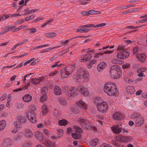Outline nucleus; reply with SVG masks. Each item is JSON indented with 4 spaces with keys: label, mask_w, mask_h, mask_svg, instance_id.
Instances as JSON below:
<instances>
[{
    "label": "nucleus",
    "mask_w": 147,
    "mask_h": 147,
    "mask_svg": "<svg viewBox=\"0 0 147 147\" xmlns=\"http://www.w3.org/2000/svg\"><path fill=\"white\" fill-rule=\"evenodd\" d=\"M78 106L71 105L69 107L68 112L73 115L78 114L81 110L80 107H82V109L86 110L87 109V105L82 100H80L76 102Z\"/></svg>",
    "instance_id": "nucleus-1"
},
{
    "label": "nucleus",
    "mask_w": 147,
    "mask_h": 147,
    "mask_svg": "<svg viewBox=\"0 0 147 147\" xmlns=\"http://www.w3.org/2000/svg\"><path fill=\"white\" fill-rule=\"evenodd\" d=\"M73 78L77 82L83 80V79L88 81L89 80L90 75L88 71L83 69L80 68L77 70V74L74 75Z\"/></svg>",
    "instance_id": "nucleus-2"
},
{
    "label": "nucleus",
    "mask_w": 147,
    "mask_h": 147,
    "mask_svg": "<svg viewBox=\"0 0 147 147\" xmlns=\"http://www.w3.org/2000/svg\"><path fill=\"white\" fill-rule=\"evenodd\" d=\"M105 92L109 96H115L118 93L115 84L108 83L104 87Z\"/></svg>",
    "instance_id": "nucleus-3"
},
{
    "label": "nucleus",
    "mask_w": 147,
    "mask_h": 147,
    "mask_svg": "<svg viewBox=\"0 0 147 147\" xmlns=\"http://www.w3.org/2000/svg\"><path fill=\"white\" fill-rule=\"evenodd\" d=\"M109 73L112 78L115 79L119 78L121 74V67L117 65L111 66L109 68Z\"/></svg>",
    "instance_id": "nucleus-4"
},
{
    "label": "nucleus",
    "mask_w": 147,
    "mask_h": 147,
    "mask_svg": "<svg viewBox=\"0 0 147 147\" xmlns=\"http://www.w3.org/2000/svg\"><path fill=\"white\" fill-rule=\"evenodd\" d=\"M71 132L72 136L75 139H78L81 138L80 134L82 132L81 129L77 126H75L73 129L70 127L67 128V134Z\"/></svg>",
    "instance_id": "nucleus-5"
},
{
    "label": "nucleus",
    "mask_w": 147,
    "mask_h": 147,
    "mask_svg": "<svg viewBox=\"0 0 147 147\" xmlns=\"http://www.w3.org/2000/svg\"><path fill=\"white\" fill-rule=\"evenodd\" d=\"M75 68L74 66L69 65L66 68L62 69L61 70V77L62 78H65L71 75L74 71Z\"/></svg>",
    "instance_id": "nucleus-6"
},
{
    "label": "nucleus",
    "mask_w": 147,
    "mask_h": 147,
    "mask_svg": "<svg viewBox=\"0 0 147 147\" xmlns=\"http://www.w3.org/2000/svg\"><path fill=\"white\" fill-rule=\"evenodd\" d=\"M29 110L26 113V117L32 123H35L36 122L35 114L33 113L32 111H35L36 109L35 106L34 105H31L29 106Z\"/></svg>",
    "instance_id": "nucleus-7"
},
{
    "label": "nucleus",
    "mask_w": 147,
    "mask_h": 147,
    "mask_svg": "<svg viewBox=\"0 0 147 147\" xmlns=\"http://www.w3.org/2000/svg\"><path fill=\"white\" fill-rule=\"evenodd\" d=\"M66 98L69 100H71L72 98L75 97L78 94L77 89L74 87L70 88L67 92L65 93Z\"/></svg>",
    "instance_id": "nucleus-8"
},
{
    "label": "nucleus",
    "mask_w": 147,
    "mask_h": 147,
    "mask_svg": "<svg viewBox=\"0 0 147 147\" xmlns=\"http://www.w3.org/2000/svg\"><path fill=\"white\" fill-rule=\"evenodd\" d=\"M78 122L81 127L84 129H89L91 127L90 123L87 120L83 118H79L78 119Z\"/></svg>",
    "instance_id": "nucleus-9"
},
{
    "label": "nucleus",
    "mask_w": 147,
    "mask_h": 147,
    "mask_svg": "<svg viewBox=\"0 0 147 147\" xmlns=\"http://www.w3.org/2000/svg\"><path fill=\"white\" fill-rule=\"evenodd\" d=\"M18 138L16 137L14 138V140H12L9 138H6L2 142L1 146L2 147L9 146L12 145L14 142H16Z\"/></svg>",
    "instance_id": "nucleus-10"
},
{
    "label": "nucleus",
    "mask_w": 147,
    "mask_h": 147,
    "mask_svg": "<svg viewBox=\"0 0 147 147\" xmlns=\"http://www.w3.org/2000/svg\"><path fill=\"white\" fill-rule=\"evenodd\" d=\"M96 107L98 111L102 112H105L108 109V105L105 101H103L100 105H97Z\"/></svg>",
    "instance_id": "nucleus-11"
},
{
    "label": "nucleus",
    "mask_w": 147,
    "mask_h": 147,
    "mask_svg": "<svg viewBox=\"0 0 147 147\" xmlns=\"http://www.w3.org/2000/svg\"><path fill=\"white\" fill-rule=\"evenodd\" d=\"M129 55V53L125 51L118 52L117 53V57L121 59H125Z\"/></svg>",
    "instance_id": "nucleus-12"
},
{
    "label": "nucleus",
    "mask_w": 147,
    "mask_h": 147,
    "mask_svg": "<svg viewBox=\"0 0 147 147\" xmlns=\"http://www.w3.org/2000/svg\"><path fill=\"white\" fill-rule=\"evenodd\" d=\"M130 139V138L129 137L121 135H117L116 137V140L120 142H127L129 141Z\"/></svg>",
    "instance_id": "nucleus-13"
},
{
    "label": "nucleus",
    "mask_w": 147,
    "mask_h": 147,
    "mask_svg": "<svg viewBox=\"0 0 147 147\" xmlns=\"http://www.w3.org/2000/svg\"><path fill=\"white\" fill-rule=\"evenodd\" d=\"M113 118L115 120H121L124 118L123 114L117 112L114 113L113 115Z\"/></svg>",
    "instance_id": "nucleus-14"
},
{
    "label": "nucleus",
    "mask_w": 147,
    "mask_h": 147,
    "mask_svg": "<svg viewBox=\"0 0 147 147\" xmlns=\"http://www.w3.org/2000/svg\"><path fill=\"white\" fill-rule=\"evenodd\" d=\"M78 90L80 93L84 96H87L88 94L87 88L82 86L78 87Z\"/></svg>",
    "instance_id": "nucleus-15"
},
{
    "label": "nucleus",
    "mask_w": 147,
    "mask_h": 147,
    "mask_svg": "<svg viewBox=\"0 0 147 147\" xmlns=\"http://www.w3.org/2000/svg\"><path fill=\"white\" fill-rule=\"evenodd\" d=\"M144 119L141 116L139 117L134 121V122L137 126H140L142 125L144 123Z\"/></svg>",
    "instance_id": "nucleus-16"
},
{
    "label": "nucleus",
    "mask_w": 147,
    "mask_h": 147,
    "mask_svg": "<svg viewBox=\"0 0 147 147\" xmlns=\"http://www.w3.org/2000/svg\"><path fill=\"white\" fill-rule=\"evenodd\" d=\"M22 98L24 102L28 103L32 100V97L31 95L26 94L23 96Z\"/></svg>",
    "instance_id": "nucleus-17"
},
{
    "label": "nucleus",
    "mask_w": 147,
    "mask_h": 147,
    "mask_svg": "<svg viewBox=\"0 0 147 147\" xmlns=\"http://www.w3.org/2000/svg\"><path fill=\"white\" fill-rule=\"evenodd\" d=\"M107 64L106 63L104 62H101L97 66V70L99 72L102 71L105 68Z\"/></svg>",
    "instance_id": "nucleus-18"
},
{
    "label": "nucleus",
    "mask_w": 147,
    "mask_h": 147,
    "mask_svg": "<svg viewBox=\"0 0 147 147\" xmlns=\"http://www.w3.org/2000/svg\"><path fill=\"white\" fill-rule=\"evenodd\" d=\"M24 134L26 137L30 138L32 136L33 132L31 129H26L24 130Z\"/></svg>",
    "instance_id": "nucleus-19"
},
{
    "label": "nucleus",
    "mask_w": 147,
    "mask_h": 147,
    "mask_svg": "<svg viewBox=\"0 0 147 147\" xmlns=\"http://www.w3.org/2000/svg\"><path fill=\"white\" fill-rule=\"evenodd\" d=\"M49 109L47 106L43 104L41 107V111L43 115H45L49 111Z\"/></svg>",
    "instance_id": "nucleus-20"
},
{
    "label": "nucleus",
    "mask_w": 147,
    "mask_h": 147,
    "mask_svg": "<svg viewBox=\"0 0 147 147\" xmlns=\"http://www.w3.org/2000/svg\"><path fill=\"white\" fill-rule=\"evenodd\" d=\"M36 138L38 140L41 141L43 139V137L42 133L39 131H37L35 133Z\"/></svg>",
    "instance_id": "nucleus-21"
},
{
    "label": "nucleus",
    "mask_w": 147,
    "mask_h": 147,
    "mask_svg": "<svg viewBox=\"0 0 147 147\" xmlns=\"http://www.w3.org/2000/svg\"><path fill=\"white\" fill-rule=\"evenodd\" d=\"M89 30V29L86 28L83 25L80 26L77 29L76 32L80 33H86Z\"/></svg>",
    "instance_id": "nucleus-22"
},
{
    "label": "nucleus",
    "mask_w": 147,
    "mask_h": 147,
    "mask_svg": "<svg viewBox=\"0 0 147 147\" xmlns=\"http://www.w3.org/2000/svg\"><path fill=\"white\" fill-rule=\"evenodd\" d=\"M112 131L116 134L120 133L121 131L122 128L119 127L118 126H115L111 127Z\"/></svg>",
    "instance_id": "nucleus-23"
},
{
    "label": "nucleus",
    "mask_w": 147,
    "mask_h": 147,
    "mask_svg": "<svg viewBox=\"0 0 147 147\" xmlns=\"http://www.w3.org/2000/svg\"><path fill=\"white\" fill-rule=\"evenodd\" d=\"M126 90L128 94H132L135 92V89L134 86H127L126 88Z\"/></svg>",
    "instance_id": "nucleus-24"
},
{
    "label": "nucleus",
    "mask_w": 147,
    "mask_h": 147,
    "mask_svg": "<svg viewBox=\"0 0 147 147\" xmlns=\"http://www.w3.org/2000/svg\"><path fill=\"white\" fill-rule=\"evenodd\" d=\"M136 56L137 59H138L140 61L144 62L145 60L146 56L144 54H137L136 55Z\"/></svg>",
    "instance_id": "nucleus-25"
},
{
    "label": "nucleus",
    "mask_w": 147,
    "mask_h": 147,
    "mask_svg": "<svg viewBox=\"0 0 147 147\" xmlns=\"http://www.w3.org/2000/svg\"><path fill=\"white\" fill-rule=\"evenodd\" d=\"M140 116V114L137 112L133 113L129 115V117L131 119H133L134 121Z\"/></svg>",
    "instance_id": "nucleus-26"
},
{
    "label": "nucleus",
    "mask_w": 147,
    "mask_h": 147,
    "mask_svg": "<svg viewBox=\"0 0 147 147\" xmlns=\"http://www.w3.org/2000/svg\"><path fill=\"white\" fill-rule=\"evenodd\" d=\"M42 79L43 78L41 77H38L37 78H32L31 79L30 82L33 84H37L39 83Z\"/></svg>",
    "instance_id": "nucleus-27"
},
{
    "label": "nucleus",
    "mask_w": 147,
    "mask_h": 147,
    "mask_svg": "<svg viewBox=\"0 0 147 147\" xmlns=\"http://www.w3.org/2000/svg\"><path fill=\"white\" fill-rule=\"evenodd\" d=\"M43 144L48 147H55V144L48 140L44 141Z\"/></svg>",
    "instance_id": "nucleus-28"
},
{
    "label": "nucleus",
    "mask_w": 147,
    "mask_h": 147,
    "mask_svg": "<svg viewBox=\"0 0 147 147\" xmlns=\"http://www.w3.org/2000/svg\"><path fill=\"white\" fill-rule=\"evenodd\" d=\"M54 93L56 95H60L61 94V90L58 86H55L54 88Z\"/></svg>",
    "instance_id": "nucleus-29"
},
{
    "label": "nucleus",
    "mask_w": 147,
    "mask_h": 147,
    "mask_svg": "<svg viewBox=\"0 0 147 147\" xmlns=\"http://www.w3.org/2000/svg\"><path fill=\"white\" fill-rule=\"evenodd\" d=\"M57 102L59 104L63 106L66 105L67 104L66 101L62 98H59L57 100Z\"/></svg>",
    "instance_id": "nucleus-30"
},
{
    "label": "nucleus",
    "mask_w": 147,
    "mask_h": 147,
    "mask_svg": "<svg viewBox=\"0 0 147 147\" xmlns=\"http://www.w3.org/2000/svg\"><path fill=\"white\" fill-rule=\"evenodd\" d=\"M6 121L4 120L0 121V131L3 130L6 126Z\"/></svg>",
    "instance_id": "nucleus-31"
},
{
    "label": "nucleus",
    "mask_w": 147,
    "mask_h": 147,
    "mask_svg": "<svg viewBox=\"0 0 147 147\" xmlns=\"http://www.w3.org/2000/svg\"><path fill=\"white\" fill-rule=\"evenodd\" d=\"M98 140L97 138L93 139L90 141V144L93 146H95L98 144Z\"/></svg>",
    "instance_id": "nucleus-32"
},
{
    "label": "nucleus",
    "mask_w": 147,
    "mask_h": 147,
    "mask_svg": "<svg viewBox=\"0 0 147 147\" xmlns=\"http://www.w3.org/2000/svg\"><path fill=\"white\" fill-rule=\"evenodd\" d=\"M93 102L97 105H100L103 101L99 97H96L94 99Z\"/></svg>",
    "instance_id": "nucleus-33"
},
{
    "label": "nucleus",
    "mask_w": 147,
    "mask_h": 147,
    "mask_svg": "<svg viewBox=\"0 0 147 147\" xmlns=\"http://www.w3.org/2000/svg\"><path fill=\"white\" fill-rule=\"evenodd\" d=\"M17 119L18 121L23 123H26V119L25 117L19 116L18 117Z\"/></svg>",
    "instance_id": "nucleus-34"
},
{
    "label": "nucleus",
    "mask_w": 147,
    "mask_h": 147,
    "mask_svg": "<svg viewBox=\"0 0 147 147\" xmlns=\"http://www.w3.org/2000/svg\"><path fill=\"white\" fill-rule=\"evenodd\" d=\"M58 73V71L55 70L49 73L48 76L52 78H54L56 76Z\"/></svg>",
    "instance_id": "nucleus-35"
},
{
    "label": "nucleus",
    "mask_w": 147,
    "mask_h": 147,
    "mask_svg": "<svg viewBox=\"0 0 147 147\" xmlns=\"http://www.w3.org/2000/svg\"><path fill=\"white\" fill-rule=\"evenodd\" d=\"M58 123L61 126H64L66 125L67 123V120L63 119L59 121Z\"/></svg>",
    "instance_id": "nucleus-36"
},
{
    "label": "nucleus",
    "mask_w": 147,
    "mask_h": 147,
    "mask_svg": "<svg viewBox=\"0 0 147 147\" xmlns=\"http://www.w3.org/2000/svg\"><path fill=\"white\" fill-rule=\"evenodd\" d=\"M56 34L54 32L47 33L45 34V36L47 37L53 38L56 36Z\"/></svg>",
    "instance_id": "nucleus-37"
},
{
    "label": "nucleus",
    "mask_w": 147,
    "mask_h": 147,
    "mask_svg": "<svg viewBox=\"0 0 147 147\" xmlns=\"http://www.w3.org/2000/svg\"><path fill=\"white\" fill-rule=\"evenodd\" d=\"M13 124L16 127L18 128H21L23 127L22 125L18 121H15Z\"/></svg>",
    "instance_id": "nucleus-38"
},
{
    "label": "nucleus",
    "mask_w": 147,
    "mask_h": 147,
    "mask_svg": "<svg viewBox=\"0 0 147 147\" xmlns=\"http://www.w3.org/2000/svg\"><path fill=\"white\" fill-rule=\"evenodd\" d=\"M88 15H94L100 13V12L98 11H95L94 10L92 9L89 10L87 11Z\"/></svg>",
    "instance_id": "nucleus-39"
},
{
    "label": "nucleus",
    "mask_w": 147,
    "mask_h": 147,
    "mask_svg": "<svg viewBox=\"0 0 147 147\" xmlns=\"http://www.w3.org/2000/svg\"><path fill=\"white\" fill-rule=\"evenodd\" d=\"M43 94V95L41 96L40 98V101L42 102H45L47 99V95L46 94Z\"/></svg>",
    "instance_id": "nucleus-40"
},
{
    "label": "nucleus",
    "mask_w": 147,
    "mask_h": 147,
    "mask_svg": "<svg viewBox=\"0 0 147 147\" xmlns=\"http://www.w3.org/2000/svg\"><path fill=\"white\" fill-rule=\"evenodd\" d=\"M32 143L30 141L25 142L22 145V147H31Z\"/></svg>",
    "instance_id": "nucleus-41"
},
{
    "label": "nucleus",
    "mask_w": 147,
    "mask_h": 147,
    "mask_svg": "<svg viewBox=\"0 0 147 147\" xmlns=\"http://www.w3.org/2000/svg\"><path fill=\"white\" fill-rule=\"evenodd\" d=\"M86 61L90 59L92 57V55L89 53H88L84 55Z\"/></svg>",
    "instance_id": "nucleus-42"
},
{
    "label": "nucleus",
    "mask_w": 147,
    "mask_h": 147,
    "mask_svg": "<svg viewBox=\"0 0 147 147\" xmlns=\"http://www.w3.org/2000/svg\"><path fill=\"white\" fill-rule=\"evenodd\" d=\"M59 61H58L55 62V64H53L51 66V68L52 69H54L55 67L58 68L60 66L62 65V64H59L58 63H59Z\"/></svg>",
    "instance_id": "nucleus-43"
},
{
    "label": "nucleus",
    "mask_w": 147,
    "mask_h": 147,
    "mask_svg": "<svg viewBox=\"0 0 147 147\" xmlns=\"http://www.w3.org/2000/svg\"><path fill=\"white\" fill-rule=\"evenodd\" d=\"M63 133V130L61 129H59L57 130V134L59 135V137H61L62 136Z\"/></svg>",
    "instance_id": "nucleus-44"
},
{
    "label": "nucleus",
    "mask_w": 147,
    "mask_h": 147,
    "mask_svg": "<svg viewBox=\"0 0 147 147\" xmlns=\"http://www.w3.org/2000/svg\"><path fill=\"white\" fill-rule=\"evenodd\" d=\"M48 88L46 86L43 87L42 89L41 94H45V93L47 92Z\"/></svg>",
    "instance_id": "nucleus-45"
},
{
    "label": "nucleus",
    "mask_w": 147,
    "mask_h": 147,
    "mask_svg": "<svg viewBox=\"0 0 147 147\" xmlns=\"http://www.w3.org/2000/svg\"><path fill=\"white\" fill-rule=\"evenodd\" d=\"M130 67V64L129 63H125L122 65V67L123 69H125L129 68Z\"/></svg>",
    "instance_id": "nucleus-46"
},
{
    "label": "nucleus",
    "mask_w": 147,
    "mask_h": 147,
    "mask_svg": "<svg viewBox=\"0 0 147 147\" xmlns=\"http://www.w3.org/2000/svg\"><path fill=\"white\" fill-rule=\"evenodd\" d=\"M38 11V9H32L30 11H29L28 12H27L24 15H26L28 14H30L32 13H33L34 12L37 11Z\"/></svg>",
    "instance_id": "nucleus-47"
},
{
    "label": "nucleus",
    "mask_w": 147,
    "mask_h": 147,
    "mask_svg": "<svg viewBox=\"0 0 147 147\" xmlns=\"http://www.w3.org/2000/svg\"><path fill=\"white\" fill-rule=\"evenodd\" d=\"M8 116V113L6 112H0V117H7Z\"/></svg>",
    "instance_id": "nucleus-48"
},
{
    "label": "nucleus",
    "mask_w": 147,
    "mask_h": 147,
    "mask_svg": "<svg viewBox=\"0 0 147 147\" xmlns=\"http://www.w3.org/2000/svg\"><path fill=\"white\" fill-rule=\"evenodd\" d=\"M50 21H49L48 20H47L45 22L43 23V24H41V26L42 28H43L45 27L47 25L51 23Z\"/></svg>",
    "instance_id": "nucleus-49"
},
{
    "label": "nucleus",
    "mask_w": 147,
    "mask_h": 147,
    "mask_svg": "<svg viewBox=\"0 0 147 147\" xmlns=\"http://www.w3.org/2000/svg\"><path fill=\"white\" fill-rule=\"evenodd\" d=\"M146 67H142L140 68L137 70V72H142L145 71L146 70Z\"/></svg>",
    "instance_id": "nucleus-50"
},
{
    "label": "nucleus",
    "mask_w": 147,
    "mask_h": 147,
    "mask_svg": "<svg viewBox=\"0 0 147 147\" xmlns=\"http://www.w3.org/2000/svg\"><path fill=\"white\" fill-rule=\"evenodd\" d=\"M84 26L86 28H91L92 27H93L95 28V26L93 24H89L86 25H84Z\"/></svg>",
    "instance_id": "nucleus-51"
},
{
    "label": "nucleus",
    "mask_w": 147,
    "mask_h": 147,
    "mask_svg": "<svg viewBox=\"0 0 147 147\" xmlns=\"http://www.w3.org/2000/svg\"><path fill=\"white\" fill-rule=\"evenodd\" d=\"M106 24L105 23H102L98 24H97L95 26V28H97L102 27L105 26Z\"/></svg>",
    "instance_id": "nucleus-52"
},
{
    "label": "nucleus",
    "mask_w": 147,
    "mask_h": 147,
    "mask_svg": "<svg viewBox=\"0 0 147 147\" xmlns=\"http://www.w3.org/2000/svg\"><path fill=\"white\" fill-rule=\"evenodd\" d=\"M70 40V39H68L65 40V41L62 40L61 41V44L62 45H64L65 44H67L68 43Z\"/></svg>",
    "instance_id": "nucleus-53"
},
{
    "label": "nucleus",
    "mask_w": 147,
    "mask_h": 147,
    "mask_svg": "<svg viewBox=\"0 0 147 147\" xmlns=\"http://www.w3.org/2000/svg\"><path fill=\"white\" fill-rule=\"evenodd\" d=\"M30 32L32 34L36 33L37 30L36 28H31L30 29Z\"/></svg>",
    "instance_id": "nucleus-54"
},
{
    "label": "nucleus",
    "mask_w": 147,
    "mask_h": 147,
    "mask_svg": "<svg viewBox=\"0 0 147 147\" xmlns=\"http://www.w3.org/2000/svg\"><path fill=\"white\" fill-rule=\"evenodd\" d=\"M9 17V16L8 15H6L4 14L1 17V18L2 21L4 20L5 19L8 18Z\"/></svg>",
    "instance_id": "nucleus-55"
},
{
    "label": "nucleus",
    "mask_w": 147,
    "mask_h": 147,
    "mask_svg": "<svg viewBox=\"0 0 147 147\" xmlns=\"http://www.w3.org/2000/svg\"><path fill=\"white\" fill-rule=\"evenodd\" d=\"M79 60L82 62H84L86 61L84 55L80 57Z\"/></svg>",
    "instance_id": "nucleus-56"
},
{
    "label": "nucleus",
    "mask_w": 147,
    "mask_h": 147,
    "mask_svg": "<svg viewBox=\"0 0 147 147\" xmlns=\"http://www.w3.org/2000/svg\"><path fill=\"white\" fill-rule=\"evenodd\" d=\"M125 48V46L124 45H119L117 49V51L123 50Z\"/></svg>",
    "instance_id": "nucleus-57"
},
{
    "label": "nucleus",
    "mask_w": 147,
    "mask_h": 147,
    "mask_svg": "<svg viewBox=\"0 0 147 147\" xmlns=\"http://www.w3.org/2000/svg\"><path fill=\"white\" fill-rule=\"evenodd\" d=\"M125 82H128L129 83H131L133 82V81L130 80L129 78H126L124 79Z\"/></svg>",
    "instance_id": "nucleus-58"
},
{
    "label": "nucleus",
    "mask_w": 147,
    "mask_h": 147,
    "mask_svg": "<svg viewBox=\"0 0 147 147\" xmlns=\"http://www.w3.org/2000/svg\"><path fill=\"white\" fill-rule=\"evenodd\" d=\"M34 59V58H32L31 59L28 60L26 61L24 63V65H27V64L29 63H30Z\"/></svg>",
    "instance_id": "nucleus-59"
},
{
    "label": "nucleus",
    "mask_w": 147,
    "mask_h": 147,
    "mask_svg": "<svg viewBox=\"0 0 147 147\" xmlns=\"http://www.w3.org/2000/svg\"><path fill=\"white\" fill-rule=\"evenodd\" d=\"M24 106V105L21 102H20L18 104L17 107L19 109L22 108Z\"/></svg>",
    "instance_id": "nucleus-60"
},
{
    "label": "nucleus",
    "mask_w": 147,
    "mask_h": 147,
    "mask_svg": "<svg viewBox=\"0 0 147 147\" xmlns=\"http://www.w3.org/2000/svg\"><path fill=\"white\" fill-rule=\"evenodd\" d=\"M45 124L43 123H40L37 125V127L38 128L43 127Z\"/></svg>",
    "instance_id": "nucleus-61"
},
{
    "label": "nucleus",
    "mask_w": 147,
    "mask_h": 147,
    "mask_svg": "<svg viewBox=\"0 0 147 147\" xmlns=\"http://www.w3.org/2000/svg\"><path fill=\"white\" fill-rule=\"evenodd\" d=\"M15 28V26H8L6 27V28H8L9 30V31L14 30Z\"/></svg>",
    "instance_id": "nucleus-62"
},
{
    "label": "nucleus",
    "mask_w": 147,
    "mask_h": 147,
    "mask_svg": "<svg viewBox=\"0 0 147 147\" xmlns=\"http://www.w3.org/2000/svg\"><path fill=\"white\" fill-rule=\"evenodd\" d=\"M55 111H54V115L56 117H58L59 116V113L57 110L56 109H55Z\"/></svg>",
    "instance_id": "nucleus-63"
},
{
    "label": "nucleus",
    "mask_w": 147,
    "mask_h": 147,
    "mask_svg": "<svg viewBox=\"0 0 147 147\" xmlns=\"http://www.w3.org/2000/svg\"><path fill=\"white\" fill-rule=\"evenodd\" d=\"M142 97L144 98L147 99V93L146 92L143 93L142 94Z\"/></svg>",
    "instance_id": "nucleus-64"
}]
</instances>
